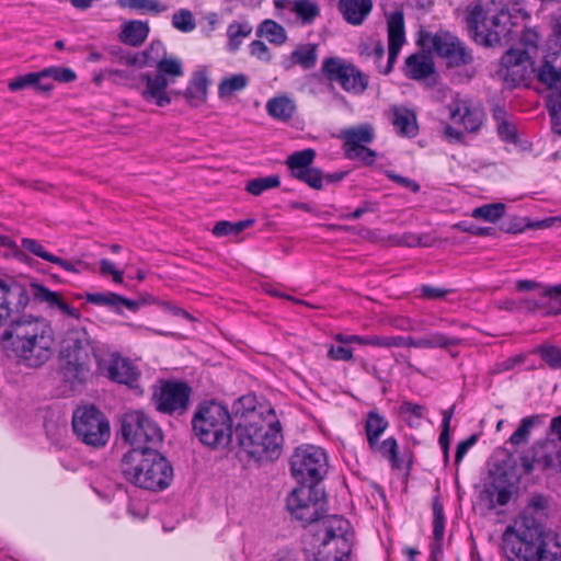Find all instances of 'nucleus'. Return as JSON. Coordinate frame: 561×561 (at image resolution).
<instances>
[{"mask_svg":"<svg viewBox=\"0 0 561 561\" xmlns=\"http://www.w3.org/2000/svg\"><path fill=\"white\" fill-rule=\"evenodd\" d=\"M335 340L337 342H341V343H344V344L357 343V344H360V345H370V346L378 347V335H365V336H362V335H343V334H337L335 336Z\"/></svg>","mask_w":561,"mask_h":561,"instance_id":"obj_59","label":"nucleus"},{"mask_svg":"<svg viewBox=\"0 0 561 561\" xmlns=\"http://www.w3.org/2000/svg\"><path fill=\"white\" fill-rule=\"evenodd\" d=\"M445 535V515L443 504L437 497L433 501V543L432 557L434 560L442 553V543Z\"/></svg>","mask_w":561,"mask_h":561,"instance_id":"obj_34","label":"nucleus"},{"mask_svg":"<svg viewBox=\"0 0 561 561\" xmlns=\"http://www.w3.org/2000/svg\"><path fill=\"white\" fill-rule=\"evenodd\" d=\"M44 81H56L59 83L73 82L77 79L76 72L67 67H48L42 69Z\"/></svg>","mask_w":561,"mask_h":561,"instance_id":"obj_52","label":"nucleus"},{"mask_svg":"<svg viewBox=\"0 0 561 561\" xmlns=\"http://www.w3.org/2000/svg\"><path fill=\"white\" fill-rule=\"evenodd\" d=\"M280 185V178L278 175H270L265 178H256L250 180L245 184V191L253 195L260 196L263 192L276 188Z\"/></svg>","mask_w":561,"mask_h":561,"instance_id":"obj_48","label":"nucleus"},{"mask_svg":"<svg viewBox=\"0 0 561 561\" xmlns=\"http://www.w3.org/2000/svg\"><path fill=\"white\" fill-rule=\"evenodd\" d=\"M510 13L502 1L477 0L468 9V30L476 43L485 47L507 42Z\"/></svg>","mask_w":561,"mask_h":561,"instance_id":"obj_3","label":"nucleus"},{"mask_svg":"<svg viewBox=\"0 0 561 561\" xmlns=\"http://www.w3.org/2000/svg\"><path fill=\"white\" fill-rule=\"evenodd\" d=\"M538 460H545V466H549V458H497L489 465L490 481L483 491L489 507L506 505L517 491L522 477L530 473Z\"/></svg>","mask_w":561,"mask_h":561,"instance_id":"obj_4","label":"nucleus"},{"mask_svg":"<svg viewBox=\"0 0 561 561\" xmlns=\"http://www.w3.org/2000/svg\"><path fill=\"white\" fill-rule=\"evenodd\" d=\"M283 435L278 421L260 422L243 421L233 431V447L237 453L245 456H262L277 453L280 449Z\"/></svg>","mask_w":561,"mask_h":561,"instance_id":"obj_8","label":"nucleus"},{"mask_svg":"<svg viewBox=\"0 0 561 561\" xmlns=\"http://www.w3.org/2000/svg\"><path fill=\"white\" fill-rule=\"evenodd\" d=\"M312 535L313 547L317 549L314 561H344L351 554L354 531L347 519L332 515L318 526Z\"/></svg>","mask_w":561,"mask_h":561,"instance_id":"obj_7","label":"nucleus"},{"mask_svg":"<svg viewBox=\"0 0 561 561\" xmlns=\"http://www.w3.org/2000/svg\"><path fill=\"white\" fill-rule=\"evenodd\" d=\"M140 376L137 367L127 358L114 357L107 367V377L118 383H124L129 388H136Z\"/></svg>","mask_w":561,"mask_h":561,"instance_id":"obj_25","label":"nucleus"},{"mask_svg":"<svg viewBox=\"0 0 561 561\" xmlns=\"http://www.w3.org/2000/svg\"><path fill=\"white\" fill-rule=\"evenodd\" d=\"M290 11L294 12L304 24H311L320 13L318 4L311 0H296L291 2Z\"/></svg>","mask_w":561,"mask_h":561,"instance_id":"obj_43","label":"nucleus"},{"mask_svg":"<svg viewBox=\"0 0 561 561\" xmlns=\"http://www.w3.org/2000/svg\"><path fill=\"white\" fill-rule=\"evenodd\" d=\"M146 80V88L142 91V98L148 102H154L158 106L163 107L171 103V98L167 91L169 80L163 78L162 75L156 73L144 75Z\"/></svg>","mask_w":561,"mask_h":561,"instance_id":"obj_26","label":"nucleus"},{"mask_svg":"<svg viewBox=\"0 0 561 561\" xmlns=\"http://www.w3.org/2000/svg\"><path fill=\"white\" fill-rule=\"evenodd\" d=\"M391 112V122L397 133L403 137L414 138L419 133L416 114L403 106H393Z\"/></svg>","mask_w":561,"mask_h":561,"instance_id":"obj_28","label":"nucleus"},{"mask_svg":"<svg viewBox=\"0 0 561 561\" xmlns=\"http://www.w3.org/2000/svg\"><path fill=\"white\" fill-rule=\"evenodd\" d=\"M30 300L26 288L14 277L0 272V325L15 321Z\"/></svg>","mask_w":561,"mask_h":561,"instance_id":"obj_18","label":"nucleus"},{"mask_svg":"<svg viewBox=\"0 0 561 561\" xmlns=\"http://www.w3.org/2000/svg\"><path fill=\"white\" fill-rule=\"evenodd\" d=\"M522 42L524 48H511L501 58L500 73L512 85L520 84L535 71L533 54L537 50L538 35L534 31H526Z\"/></svg>","mask_w":561,"mask_h":561,"instance_id":"obj_13","label":"nucleus"},{"mask_svg":"<svg viewBox=\"0 0 561 561\" xmlns=\"http://www.w3.org/2000/svg\"><path fill=\"white\" fill-rule=\"evenodd\" d=\"M497 134L503 141L508 144L517 142V129L510 121L501 122V124L497 125Z\"/></svg>","mask_w":561,"mask_h":561,"instance_id":"obj_63","label":"nucleus"},{"mask_svg":"<svg viewBox=\"0 0 561 561\" xmlns=\"http://www.w3.org/2000/svg\"><path fill=\"white\" fill-rule=\"evenodd\" d=\"M191 387L184 381L161 380L153 387L152 402L157 411L168 415H182L190 407Z\"/></svg>","mask_w":561,"mask_h":561,"instance_id":"obj_17","label":"nucleus"},{"mask_svg":"<svg viewBox=\"0 0 561 561\" xmlns=\"http://www.w3.org/2000/svg\"><path fill=\"white\" fill-rule=\"evenodd\" d=\"M434 72V62L425 54L416 53L409 56L405 60V75L413 80H422Z\"/></svg>","mask_w":561,"mask_h":561,"instance_id":"obj_32","label":"nucleus"},{"mask_svg":"<svg viewBox=\"0 0 561 561\" xmlns=\"http://www.w3.org/2000/svg\"><path fill=\"white\" fill-rule=\"evenodd\" d=\"M266 111L273 118L285 122L293 117L296 105L294 101L287 96H276L266 103Z\"/></svg>","mask_w":561,"mask_h":561,"instance_id":"obj_38","label":"nucleus"},{"mask_svg":"<svg viewBox=\"0 0 561 561\" xmlns=\"http://www.w3.org/2000/svg\"><path fill=\"white\" fill-rule=\"evenodd\" d=\"M252 26L248 22H233L228 26L227 36L229 38L228 48L230 51H236L242 39L250 36Z\"/></svg>","mask_w":561,"mask_h":561,"instance_id":"obj_47","label":"nucleus"},{"mask_svg":"<svg viewBox=\"0 0 561 561\" xmlns=\"http://www.w3.org/2000/svg\"><path fill=\"white\" fill-rule=\"evenodd\" d=\"M547 500L541 495L533 496L529 501L527 508L524 512H531V516L537 518L540 523L546 515Z\"/></svg>","mask_w":561,"mask_h":561,"instance_id":"obj_61","label":"nucleus"},{"mask_svg":"<svg viewBox=\"0 0 561 561\" xmlns=\"http://www.w3.org/2000/svg\"><path fill=\"white\" fill-rule=\"evenodd\" d=\"M131 458H123L122 471L131 483L150 491L167 489L173 479V468L168 458H141L133 465Z\"/></svg>","mask_w":561,"mask_h":561,"instance_id":"obj_11","label":"nucleus"},{"mask_svg":"<svg viewBox=\"0 0 561 561\" xmlns=\"http://www.w3.org/2000/svg\"><path fill=\"white\" fill-rule=\"evenodd\" d=\"M122 436L130 446L129 453L142 456H163V434L161 428L141 411H130L123 416Z\"/></svg>","mask_w":561,"mask_h":561,"instance_id":"obj_9","label":"nucleus"},{"mask_svg":"<svg viewBox=\"0 0 561 561\" xmlns=\"http://www.w3.org/2000/svg\"><path fill=\"white\" fill-rule=\"evenodd\" d=\"M425 38L428 39L434 51L446 60L448 67L467 66L473 62L472 51L449 32L439 31L434 35L427 34Z\"/></svg>","mask_w":561,"mask_h":561,"instance_id":"obj_19","label":"nucleus"},{"mask_svg":"<svg viewBox=\"0 0 561 561\" xmlns=\"http://www.w3.org/2000/svg\"><path fill=\"white\" fill-rule=\"evenodd\" d=\"M8 88L12 92H18L27 88H32L36 92L48 94L54 89L50 81H44L42 70L37 72H28L19 76L8 82Z\"/></svg>","mask_w":561,"mask_h":561,"instance_id":"obj_29","label":"nucleus"},{"mask_svg":"<svg viewBox=\"0 0 561 561\" xmlns=\"http://www.w3.org/2000/svg\"><path fill=\"white\" fill-rule=\"evenodd\" d=\"M373 453L382 456H398V443L393 437H388L383 442L377 440V444L369 446Z\"/></svg>","mask_w":561,"mask_h":561,"instance_id":"obj_60","label":"nucleus"},{"mask_svg":"<svg viewBox=\"0 0 561 561\" xmlns=\"http://www.w3.org/2000/svg\"><path fill=\"white\" fill-rule=\"evenodd\" d=\"M87 301L96 306H107L116 311L117 309V300L119 299V295L107 291V293H94L85 295Z\"/></svg>","mask_w":561,"mask_h":561,"instance_id":"obj_57","label":"nucleus"},{"mask_svg":"<svg viewBox=\"0 0 561 561\" xmlns=\"http://www.w3.org/2000/svg\"><path fill=\"white\" fill-rule=\"evenodd\" d=\"M249 79L243 73L233 75L225 78L218 87V95L220 99L231 98L236 92L247 88Z\"/></svg>","mask_w":561,"mask_h":561,"instance_id":"obj_44","label":"nucleus"},{"mask_svg":"<svg viewBox=\"0 0 561 561\" xmlns=\"http://www.w3.org/2000/svg\"><path fill=\"white\" fill-rule=\"evenodd\" d=\"M537 79L550 89H561V67L557 68L551 60L545 59L537 70Z\"/></svg>","mask_w":561,"mask_h":561,"instance_id":"obj_42","label":"nucleus"},{"mask_svg":"<svg viewBox=\"0 0 561 561\" xmlns=\"http://www.w3.org/2000/svg\"><path fill=\"white\" fill-rule=\"evenodd\" d=\"M31 293L37 302L45 304L48 309L58 311L60 314L79 323L81 322L80 311L69 305L61 294L53 291L38 283L31 284Z\"/></svg>","mask_w":561,"mask_h":561,"instance_id":"obj_21","label":"nucleus"},{"mask_svg":"<svg viewBox=\"0 0 561 561\" xmlns=\"http://www.w3.org/2000/svg\"><path fill=\"white\" fill-rule=\"evenodd\" d=\"M373 8L371 0H340L339 9L343 18L353 25H360Z\"/></svg>","mask_w":561,"mask_h":561,"instance_id":"obj_30","label":"nucleus"},{"mask_svg":"<svg viewBox=\"0 0 561 561\" xmlns=\"http://www.w3.org/2000/svg\"><path fill=\"white\" fill-rule=\"evenodd\" d=\"M388 60L385 68L380 61L385 55L381 41L369 39L360 45V56L374 59L378 71L388 75L393 69L397 57L405 43L404 15L402 10H396L387 15Z\"/></svg>","mask_w":561,"mask_h":561,"instance_id":"obj_10","label":"nucleus"},{"mask_svg":"<svg viewBox=\"0 0 561 561\" xmlns=\"http://www.w3.org/2000/svg\"><path fill=\"white\" fill-rule=\"evenodd\" d=\"M534 305L548 316L561 313V284L546 288L539 302Z\"/></svg>","mask_w":561,"mask_h":561,"instance_id":"obj_39","label":"nucleus"},{"mask_svg":"<svg viewBox=\"0 0 561 561\" xmlns=\"http://www.w3.org/2000/svg\"><path fill=\"white\" fill-rule=\"evenodd\" d=\"M61 343L62 374L71 382H84L90 376V357H98L95 342L82 325H71Z\"/></svg>","mask_w":561,"mask_h":561,"instance_id":"obj_6","label":"nucleus"},{"mask_svg":"<svg viewBox=\"0 0 561 561\" xmlns=\"http://www.w3.org/2000/svg\"><path fill=\"white\" fill-rule=\"evenodd\" d=\"M72 427L82 443L93 447L104 446L111 436L107 417L94 405L78 408L72 415Z\"/></svg>","mask_w":561,"mask_h":561,"instance_id":"obj_14","label":"nucleus"},{"mask_svg":"<svg viewBox=\"0 0 561 561\" xmlns=\"http://www.w3.org/2000/svg\"><path fill=\"white\" fill-rule=\"evenodd\" d=\"M388 427V420L377 409L366 415L365 432L369 446H374Z\"/></svg>","mask_w":561,"mask_h":561,"instance_id":"obj_37","label":"nucleus"},{"mask_svg":"<svg viewBox=\"0 0 561 561\" xmlns=\"http://www.w3.org/2000/svg\"><path fill=\"white\" fill-rule=\"evenodd\" d=\"M21 243H22V247L25 250L30 251L34 255H36V256H38V257H41V259H43L45 261H48L50 263L59 265L65 271H68V272H71V273H78L79 272V270L76 266V263H72L70 261L64 260V259H61L59 256H56V255L47 252L44 249V247L39 242L34 240V239L23 238ZM77 264H81V262L77 261Z\"/></svg>","mask_w":561,"mask_h":561,"instance_id":"obj_33","label":"nucleus"},{"mask_svg":"<svg viewBox=\"0 0 561 561\" xmlns=\"http://www.w3.org/2000/svg\"><path fill=\"white\" fill-rule=\"evenodd\" d=\"M141 64L145 67H151L154 64L158 65L165 56V47L161 41H152L147 49L140 53Z\"/></svg>","mask_w":561,"mask_h":561,"instance_id":"obj_54","label":"nucleus"},{"mask_svg":"<svg viewBox=\"0 0 561 561\" xmlns=\"http://www.w3.org/2000/svg\"><path fill=\"white\" fill-rule=\"evenodd\" d=\"M328 458H293L291 473L299 485L319 486L328 472Z\"/></svg>","mask_w":561,"mask_h":561,"instance_id":"obj_20","label":"nucleus"},{"mask_svg":"<svg viewBox=\"0 0 561 561\" xmlns=\"http://www.w3.org/2000/svg\"><path fill=\"white\" fill-rule=\"evenodd\" d=\"M533 448L542 456H561V414L551 419L545 437L536 440Z\"/></svg>","mask_w":561,"mask_h":561,"instance_id":"obj_24","label":"nucleus"},{"mask_svg":"<svg viewBox=\"0 0 561 561\" xmlns=\"http://www.w3.org/2000/svg\"><path fill=\"white\" fill-rule=\"evenodd\" d=\"M1 346L8 357L36 368L53 355V330L43 319L20 318L3 332Z\"/></svg>","mask_w":561,"mask_h":561,"instance_id":"obj_2","label":"nucleus"},{"mask_svg":"<svg viewBox=\"0 0 561 561\" xmlns=\"http://www.w3.org/2000/svg\"><path fill=\"white\" fill-rule=\"evenodd\" d=\"M286 507L290 516L302 525L316 523L312 535L318 530L319 524L330 517L321 519L325 510V494L320 486L298 485L288 494Z\"/></svg>","mask_w":561,"mask_h":561,"instance_id":"obj_12","label":"nucleus"},{"mask_svg":"<svg viewBox=\"0 0 561 561\" xmlns=\"http://www.w3.org/2000/svg\"><path fill=\"white\" fill-rule=\"evenodd\" d=\"M539 353L542 360L551 368H561V348L556 346H542Z\"/></svg>","mask_w":561,"mask_h":561,"instance_id":"obj_58","label":"nucleus"},{"mask_svg":"<svg viewBox=\"0 0 561 561\" xmlns=\"http://www.w3.org/2000/svg\"><path fill=\"white\" fill-rule=\"evenodd\" d=\"M390 240L397 245L416 247L421 245L422 238L415 233L407 232L401 236H392Z\"/></svg>","mask_w":561,"mask_h":561,"instance_id":"obj_64","label":"nucleus"},{"mask_svg":"<svg viewBox=\"0 0 561 561\" xmlns=\"http://www.w3.org/2000/svg\"><path fill=\"white\" fill-rule=\"evenodd\" d=\"M208 79L205 71H196L185 91V99L192 106H198L206 101Z\"/></svg>","mask_w":561,"mask_h":561,"instance_id":"obj_36","label":"nucleus"},{"mask_svg":"<svg viewBox=\"0 0 561 561\" xmlns=\"http://www.w3.org/2000/svg\"><path fill=\"white\" fill-rule=\"evenodd\" d=\"M314 158L316 151L307 148L288 156L285 164L293 178L304 182L313 190H322L324 182L337 183L346 176V171L323 174L320 169L312 167Z\"/></svg>","mask_w":561,"mask_h":561,"instance_id":"obj_15","label":"nucleus"},{"mask_svg":"<svg viewBox=\"0 0 561 561\" xmlns=\"http://www.w3.org/2000/svg\"><path fill=\"white\" fill-rule=\"evenodd\" d=\"M450 116L455 122H460L470 133L479 130L484 119V112L479 106H473L469 101H457L450 106Z\"/></svg>","mask_w":561,"mask_h":561,"instance_id":"obj_23","label":"nucleus"},{"mask_svg":"<svg viewBox=\"0 0 561 561\" xmlns=\"http://www.w3.org/2000/svg\"><path fill=\"white\" fill-rule=\"evenodd\" d=\"M172 26L180 32L190 33L195 30L196 22L188 9H180L172 15Z\"/></svg>","mask_w":561,"mask_h":561,"instance_id":"obj_53","label":"nucleus"},{"mask_svg":"<svg viewBox=\"0 0 561 561\" xmlns=\"http://www.w3.org/2000/svg\"><path fill=\"white\" fill-rule=\"evenodd\" d=\"M341 138L344 140V151L348 153L371 144L375 139V131L371 125L360 124L342 130Z\"/></svg>","mask_w":561,"mask_h":561,"instance_id":"obj_27","label":"nucleus"},{"mask_svg":"<svg viewBox=\"0 0 561 561\" xmlns=\"http://www.w3.org/2000/svg\"><path fill=\"white\" fill-rule=\"evenodd\" d=\"M157 68V73L162 75L163 78H176L183 76L182 62L178 58H165L164 56L161 60H159Z\"/></svg>","mask_w":561,"mask_h":561,"instance_id":"obj_56","label":"nucleus"},{"mask_svg":"<svg viewBox=\"0 0 561 561\" xmlns=\"http://www.w3.org/2000/svg\"><path fill=\"white\" fill-rule=\"evenodd\" d=\"M317 48L316 44L297 46L296 49L291 51L287 64H285V68L290 69L295 65H299L305 70L313 68L318 60Z\"/></svg>","mask_w":561,"mask_h":561,"instance_id":"obj_35","label":"nucleus"},{"mask_svg":"<svg viewBox=\"0 0 561 561\" xmlns=\"http://www.w3.org/2000/svg\"><path fill=\"white\" fill-rule=\"evenodd\" d=\"M503 552L510 561H561L560 543L531 512H523L505 530Z\"/></svg>","mask_w":561,"mask_h":561,"instance_id":"obj_1","label":"nucleus"},{"mask_svg":"<svg viewBox=\"0 0 561 561\" xmlns=\"http://www.w3.org/2000/svg\"><path fill=\"white\" fill-rule=\"evenodd\" d=\"M427 409L424 405L403 400L398 408L399 416L410 426L419 427L425 416Z\"/></svg>","mask_w":561,"mask_h":561,"instance_id":"obj_40","label":"nucleus"},{"mask_svg":"<svg viewBox=\"0 0 561 561\" xmlns=\"http://www.w3.org/2000/svg\"><path fill=\"white\" fill-rule=\"evenodd\" d=\"M321 71L329 81L339 83L350 94L360 95L368 88L369 77L340 57L324 59Z\"/></svg>","mask_w":561,"mask_h":561,"instance_id":"obj_16","label":"nucleus"},{"mask_svg":"<svg viewBox=\"0 0 561 561\" xmlns=\"http://www.w3.org/2000/svg\"><path fill=\"white\" fill-rule=\"evenodd\" d=\"M546 417V414H530L523 417L505 443L510 447V453L515 454L520 447L526 446L529 443L533 430L542 426Z\"/></svg>","mask_w":561,"mask_h":561,"instance_id":"obj_22","label":"nucleus"},{"mask_svg":"<svg viewBox=\"0 0 561 561\" xmlns=\"http://www.w3.org/2000/svg\"><path fill=\"white\" fill-rule=\"evenodd\" d=\"M254 224L253 219L240 220L237 222H230L226 220H221L216 222L213 228V233L216 237H224L228 234L237 236L244 229L251 227Z\"/></svg>","mask_w":561,"mask_h":561,"instance_id":"obj_49","label":"nucleus"},{"mask_svg":"<svg viewBox=\"0 0 561 561\" xmlns=\"http://www.w3.org/2000/svg\"><path fill=\"white\" fill-rule=\"evenodd\" d=\"M257 37H265L270 43L282 45L286 42L285 28L273 20H264L256 30Z\"/></svg>","mask_w":561,"mask_h":561,"instance_id":"obj_41","label":"nucleus"},{"mask_svg":"<svg viewBox=\"0 0 561 561\" xmlns=\"http://www.w3.org/2000/svg\"><path fill=\"white\" fill-rule=\"evenodd\" d=\"M505 211V206L501 203L488 204L477 207L472 210V217L483 219L489 222L499 220Z\"/></svg>","mask_w":561,"mask_h":561,"instance_id":"obj_51","label":"nucleus"},{"mask_svg":"<svg viewBox=\"0 0 561 561\" xmlns=\"http://www.w3.org/2000/svg\"><path fill=\"white\" fill-rule=\"evenodd\" d=\"M121 8L159 14L168 11L169 7L159 0H117Z\"/></svg>","mask_w":561,"mask_h":561,"instance_id":"obj_45","label":"nucleus"},{"mask_svg":"<svg viewBox=\"0 0 561 561\" xmlns=\"http://www.w3.org/2000/svg\"><path fill=\"white\" fill-rule=\"evenodd\" d=\"M345 156L347 159H351V160L358 159L366 165H373L375 163L377 153L366 146V147L356 149L355 151L345 153Z\"/></svg>","mask_w":561,"mask_h":561,"instance_id":"obj_62","label":"nucleus"},{"mask_svg":"<svg viewBox=\"0 0 561 561\" xmlns=\"http://www.w3.org/2000/svg\"><path fill=\"white\" fill-rule=\"evenodd\" d=\"M455 413V404H453L449 409L444 410L442 412V432L438 438V444L440 446L443 456L449 455V445H450V422L451 417Z\"/></svg>","mask_w":561,"mask_h":561,"instance_id":"obj_50","label":"nucleus"},{"mask_svg":"<svg viewBox=\"0 0 561 561\" xmlns=\"http://www.w3.org/2000/svg\"><path fill=\"white\" fill-rule=\"evenodd\" d=\"M149 32L148 22L130 20L122 25L119 41L131 47H139L147 39Z\"/></svg>","mask_w":561,"mask_h":561,"instance_id":"obj_31","label":"nucleus"},{"mask_svg":"<svg viewBox=\"0 0 561 561\" xmlns=\"http://www.w3.org/2000/svg\"><path fill=\"white\" fill-rule=\"evenodd\" d=\"M461 343V339L458 337H448L447 335L435 332L430 334L427 337L416 339V348H435L442 347L446 348L449 346L459 345Z\"/></svg>","mask_w":561,"mask_h":561,"instance_id":"obj_46","label":"nucleus"},{"mask_svg":"<svg viewBox=\"0 0 561 561\" xmlns=\"http://www.w3.org/2000/svg\"><path fill=\"white\" fill-rule=\"evenodd\" d=\"M256 398L253 394H247L241 397L233 404V411L236 416L240 415L243 419H248L249 416H254L256 414ZM248 421V420H244Z\"/></svg>","mask_w":561,"mask_h":561,"instance_id":"obj_55","label":"nucleus"},{"mask_svg":"<svg viewBox=\"0 0 561 561\" xmlns=\"http://www.w3.org/2000/svg\"><path fill=\"white\" fill-rule=\"evenodd\" d=\"M192 425L204 445L215 449L229 446L230 451L234 450L231 416L224 404L216 401L199 404Z\"/></svg>","mask_w":561,"mask_h":561,"instance_id":"obj_5","label":"nucleus"}]
</instances>
